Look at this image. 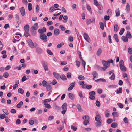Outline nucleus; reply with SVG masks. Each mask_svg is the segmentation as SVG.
<instances>
[{
  "mask_svg": "<svg viewBox=\"0 0 132 132\" xmlns=\"http://www.w3.org/2000/svg\"><path fill=\"white\" fill-rule=\"evenodd\" d=\"M102 63L103 66L102 68V69L103 70L105 71L109 66L110 64H109V63L107 62V61L104 60L102 61Z\"/></svg>",
  "mask_w": 132,
  "mask_h": 132,
  "instance_id": "f257e3e1",
  "label": "nucleus"
},
{
  "mask_svg": "<svg viewBox=\"0 0 132 132\" xmlns=\"http://www.w3.org/2000/svg\"><path fill=\"white\" fill-rule=\"evenodd\" d=\"M89 98L91 100H94L95 99V97L94 96L95 95V92L94 91H91L89 92Z\"/></svg>",
  "mask_w": 132,
  "mask_h": 132,
  "instance_id": "f03ea898",
  "label": "nucleus"
},
{
  "mask_svg": "<svg viewBox=\"0 0 132 132\" xmlns=\"http://www.w3.org/2000/svg\"><path fill=\"white\" fill-rule=\"evenodd\" d=\"M40 39L44 42H46L47 40V37L45 34H40Z\"/></svg>",
  "mask_w": 132,
  "mask_h": 132,
  "instance_id": "7ed1b4c3",
  "label": "nucleus"
},
{
  "mask_svg": "<svg viewBox=\"0 0 132 132\" xmlns=\"http://www.w3.org/2000/svg\"><path fill=\"white\" fill-rule=\"evenodd\" d=\"M42 65L45 71H48V64L45 61L42 62Z\"/></svg>",
  "mask_w": 132,
  "mask_h": 132,
  "instance_id": "20e7f679",
  "label": "nucleus"
},
{
  "mask_svg": "<svg viewBox=\"0 0 132 132\" xmlns=\"http://www.w3.org/2000/svg\"><path fill=\"white\" fill-rule=\"evenodd\" d=\"M46 29L45 27H43L42 28L39 29L38 30V32L40 34H44V33L46 32Z\"/></svg>",
  "mask_w": 132,
  "mask_h": 132,
  "instance_id": "39448f33",
  "label": "nucleus"
},
{
  "mask_svg": "<svg viewBox=\"0 0 132 132\" xmlns=\"http://www.w3.org/2000/svg\"><path fill=\"white\" fill-rule=\"evenodd\" d=\"M28 45L31 48H33L34 47V43L32 40L31 39H29L27 41Z\"/></svg>",
  "mask_w": 132,
  "mask_h": 132,
  "instance_id": "423d86ee",
  "label": "nucleus"
},
{
  "mask_svg": "<svg viewBox=\"0 0 132 132\" xmlns=\"http://www.w3.org/2000/svg\"><path fill=\"white\" fill-rule=\"evenodd\" d=\"M19 10L21 15L22 16H24L25 14V11L24 7H22L19 9Z\"/></svg>",
  "mask_w": 132,
  "mask_h": 132,
  "instance_id": "0eeeda50",
  "label": "nucleus"
},
{
  "mask_svg": "<svg viewBox=\"0 0 132 132\" xmlns=\"http://www.w3.org/2000/svg\"><path fill=\"white\" fill-rule=\"evenodd\" d=\"M75 84V82H72L69 85V87L68 89V91L72 90L74 87Z\"/></svg>",
  "mask_w": 132,
  "mask_h": 132,
  "instance_id": "6e6552de",
  "label": "nucleus"
},
{
  "mask_svg": "<svg viewBox=\"0 0 132 132\" xmlns=\"http://www.w3.org/2000/svg\"><path fill=\"white\" fill-rule=\"evenodd\" d=\"M24 29L25 32L27 34H28L29 32V26L28 24L26 25L24 27Z\"/></svg>",
  "mask_w": 132,
  "mask_h": 132,
  "instance_id": "1a4fd4ad",
  "label": "nucleus"
},
{
  "mask_svg": "<svg viewBox=\"0 0 132 132\" xmlns=\"http://www.w3.org/2000/svg\"><path fill=\"white\" fill-rule=\"evenodd\" d=\"M84 39L88 42L90 41V38L87 33H85L84 34Z\"/></svg>",
  "mask_w": 132,
  "mask_h": 132,
  "instance_id": "9d476101",
  "label": "nucleus"
},
{
  "mask_svg": "<svg viewBox=\"0 0 132 132\" xmlns=\"http://www.w3.org/2000/svg\"><path fill=\"white\" fill-rule=\"evenodd\" d=\"M54 34L55 36H58L60 34L59 30L57 28H55L54 30Z\"/></svg>",
  "mask_w": 132,
  "mask_h": 132,
  "instance_id": "9b49d317",
  "label": "nucleus"
},
{
  "mask_svg": "<svg viewBox=\"0 0 132 132\" xmlns=\"http://www.w3.org/2000/svg\"><path fill=\"white\" fill-rule=\"evenodd\" d=\"M92 75L93 77V80H94L95 78H98V74L96 71H93L92 73Z\"/></svg>",
  "mask_w": 132,
  "mask_h": 132,
  "instance_id": "f8f14e48",
  "label": "nucleus"
},
{
  "mask_svg": "<svg viewBox=\"0 0 132 132\" xmlns=\"http://www.w3.org/2000/svg\"><path fill=\"white\" fill-rule=\"evenodd\" d=\"M36 29L34 28L33 26H32L30 29V31L32 34L34 36H35L36 34L35 30Z\"/></svg>",
  "mask_w": 132,
  "mask_h": 132,
  "instance_id": "ddd939ff",
  "label": "nucleus"
},
{
  "mask_svg": "<svg viewBox=\"0 0 132 132\" xmlns=\"http://www.w3.org/2000/svg\"><path fill=\"white\" fill-rule=\"evenodd\" d=\"M42 49L39 47H37L36 49V52L38 54H40L42 52Z\"/></svg>",
  "mask_w": 132,
  "mask_h": 132,
  "instance_id": "4468645a",
  "label": "nucleus"
},
{
  "mask_svg": "<svg viewBox=\"0 0 132 132\" xmlns=\"http://www.w3.org/2000/svg\"><path fill=\"white\" fill-rule=\"evenodd\" d=\"M101 118V116L99 114L97 115L95 117V120L96 121L102 120Z\"/></svg>",
  "mask_w": 132,
  "mask_h": 132,
  "instance_id": "2eb2a0df",
  "label": "nucleus"
},
{
  "mask_svg": "<svg viewBox=\"0 0 132 132\" xmlns=\"http://www.w3.org/2000/svg\"><path fill=\"white\" fill-rule=\"evenodd\" d=\"M102 120L97 121L96 123V126L97 127H100L102 125Z\"/></svg>",
  "mask_w": 132,
  "mask_h": 132,
  "instance_id": "dca6fc26",
  "label": "nucleus"
},
{
  "mask_svg": "<svg viewBox=\"0 0 132 132\" xmlns=\"http://www.w3.org/2000/svg\"><path fill=\"white\" fill-rule=\"evenodd\" d=\"M53 75L56 79H60V75L57 73L54 72L53 73Z\"/></svg>",
  "mask_w": 132,
  "mask_h": 132,
  "instance_id": "f3484780",
  "label": "nucleus"
},
{
  "mask_svg": "<svg viewBox=\"0 0 132 132\" xmlns=\"http://www.w3.org/2000/svg\"><path fill=\"white\" fill-rule=\"evenodd\" d=\"M68 96L69 98L72 100H73L75 98L73 94L71 93H69L68 94Z\"/></svg>",
  "mask_w": 132,
  "mask_h": 132,
  "instance_id": "a211bd4d",
  "label": "nucleus"
},
{
  "mask_svg": "<svg viewBox=\"0 0 132 132\" xmlns=\"http://www.w3.org/2000/svg\"><path fill=\"white\" fill-rule=\"evenodd\" d=\"M78 110L80 112H81L83 110L82 109L81 107L79 104H77L76 105Z\"/></svg>",
  "mask_w": 132,
  "mask_h": 132,
  "instance_id": "6ab92c4d",
  "label": "nucleus"
},
{
  "mask_svg": "<svg viewBox=\"0 0 132 132\" xmlns=\"http://www.w3.org/2000/svg\"><path fill=\"white\" fill-rule=\"evenodd\" d=\"M120 68L121 70L123 72H125L126 71V68L124 65L120 66Z\"/></svg>",
  "mask_w": 132,
  "mask_h": 132,
  "instance_id": "aec40b11",
  "label": "nucleus"
},
{
  "mask_svg": "<svg viewBox=\"0 0 132 132\" xmlns=\"http://www.w3.org/2000/svg\"><path fill=\"white\" fill-rule=\"evenodd\" d=\"M126 11L127 13H128L130 11V6L129 4L127 3L126 6Z\"/></svg>",
  "mask_w": 132,
  "mask_h": 132,
  "instance_id": "412c9836",
  "label": "nucleus"
},
{
  "mask_svg": "<svg viewBox=\"0 0 132 132\" xmlns=\"http://www.w3.org/2000/svg\"><path fill=\"white\" fill-rule=\"evenodd\" d=\"M121 39L122 40L125 42H127L128 41V39L127 37L122 36L121 37Z\"/></svg>",
  "mask_w": 132,
  "mask_h": 132,
  "instance_id": "4be33fe9",
  "label": "nucleus"
},
{
  "mask_svg": "<svg viewBox=\"0 0 132 132\" xmlns=\"http://www.w3.org/2000/svg\"><path fill=\"white\" fill-rule=\"evenodd\" d=\"M18 93H20L21 94H22L24 93V91L21 88H20L18 89Z\"/></svg>",
  "mask_w": 132,
  "mask_h": 132,
  "instance_id": "5701e85b",
  "label": "nucleus"
},
{
  "mask_svg": "<svg viewBox=\"0 0 132 132\" xmlns=\"http://www.w3.org/2000/svg\"><path fill=\"white\" fill-rule=\"evenodd\" d=\"M23 104V102L22 101L20 102L19 103L16 105V107L17 108H20L21 106Z\"/></svg>",
  "mask_w": 132,
  "mask_h": 132,
  "instance_id": "b1692460",
  "label": "nucleus"
},
{
  "mask_svg": "<svg viewBox=\"0 0 132 132\" xmlns=\"http://www.w3.org/2000/svg\"><path fill=\"white\" fill-rule=\"evenodd\" d=\"M102 51L101 49L99 48L97 51L96 53V55L97 56H99L100 55Z\"/></svg>",
  "mask_w": 132,
  "mask_h": 132,
  "instance_id": "393cba45",
  "label": "nucleus"
},
{
  "mask_svg": "<svg viewBox=\"0 0 132 132\" xmlns=\"http://www.w3.org/2000/svg\"><path fill=\"white\" fill-rule=\"evenodd\" d=\"M60 77L63 80H65L67 79L65 76L64 74L62 75Z\"/></svg>",
  "mask_w": 132,
  "mask_h": 132,
  "instance_id": "a878e982",
  "label": "nucleus"
},
{
  "mask_svg": "<svg viewBox=\"0 0 132 132\" xmlns=\"http://www.w3.org/2000/svg\"><path fill=\"white\" fill-rule=\"evenodd\" d=\"M105 82L106 80L103 78H101L96 80H95L96 82H98L99 81Z\"/></svg>",
  "mask_w": 132,
  "mask_h": 132,
  "instance_id": "bb28decb",
  "label": "nucleus"
},
{
  "mask_svg": "<svg viewBox=\"0 0 132 132\" xmlns=\"http://www.w3.org/2000/svg\"><path fill=\"white\" fill-rule=\"evenodd\" d=\"M28 7L29 10V11H31L32 7V4L30 3H29L28 4Z\"/></svg>",
  "mask_w": 132,
  "mask_h": 132,
  "instance_id": "cd10ccee",
  "label": "nucleus"
},
{
  "mask_svg": "<svg viewBox=\"0 0 132 132\" xmlns=\"http://www.w3.org/2000/svg\"><path fill=\"white\" fill-rule=\"evenodd\" d=\"M126 36L129 39H130L132 38L130 32L129 31L127 32Z\"/></svg>",
  "mask_w": 132,
  "mask_h": 132,
  "instance_id": "c85d7f7f",
  "label": "nucleus"
},
{
  "mask_svg": "<svg viewBox=\"0 0 132 132\" xmlns=\"http://www.w3.org/2000/svg\"><path fill=\"white\" fill-rule=\"evenodd\" d=\"M62 109L63 110H64V109L67 110V103H64L62 105Z\"/></svg>",
  "mask_w": 132,
  "mask_h": 132,
  "instance_id": "c756f323",
  "label": "nucleus"
},
{
  "mask_svg": "<svg viewBox=\"0 0 132 132\" xmlns=\"http://www.w3.org/2000/svg\"><path fill=\"white\" fill-rule=\"evenodd\" d=\"M115 78V76L114 74L113 73L111 76L109 77V79L112 80H114Z\"/></svg>",
  "mask_w": 132,
  "mask_h": 132,
  "instance_id": "7c9ffc66",
  "label": "nucleus"
},
{
  "mask_svg": "<svg viewBox=\"0 0 132 132\" xmlns=\"http://www.w3.org/2000/svg\"><path fill=\"white\" fill-rule=\"evenodd\" d=\"M99 24L101 29L102 30H103L104 29V26L103 23L102 22H100L99 23Z\"/></svg>",
  "mask_w": 132,
  "mask_h": 132,
  "instance_id": "2f4dec72",
  "label": "nucleus"
},
{
  "mask_svg": "<svg viewBox=\"0 0 132 132\" xmlns=\"http://www.w3.org/2000/svg\"><path fill=\"white\" fill-rule=\"evenodd\" d=\"M118 36L116 34H114L113 36V38L115 39L117 42H118L119 41V39L118 38Z\"/></svg>",
  "mask_w": 132,
  "mask_h": 132,
  "instance_id": "473e14b6",
  "label": "nucleus"
},
{
  "mask_svg": "<svg viewBox=\"0 0 132 132\" xmlns=\"http://www.w3.org/2000/svg\"><path fill=\"white\" fill-rule=\"evenodd\" d=\"M117 123L116 122L112 123L111 125V127L113 128H116L117 127Z\"/></svg>",
  "mask_w": 132,
  "mask_h": 132,
  "instance_id": "72a5a7b5",
  "label": "nucleus"
},
{
  "mask_svg": "<svg viewBox=\"0 0 132 132\" xmlns=\"http://www.w3.org/2000/svg\"><path fill=\"white\" fill-rule=\"evenodd\" d=\"M119 29L118 26L117 25H115L114 26V31L116 32H117Z\"/></svg>",
  "mask_w": 132,
  "mask_h": 132,
  "instance_id": "f704fd0d",
  "label": "nucleus"
},
{
  "mask_svg": "<svg viewBox=\"0 0 132 132\" xmlns=\"http://www.w3.org/2000/svg\"><path fill=\"white\" fill-rule=\"evenodd\" d=\"M113 121V120L111 119H108L106 121V122L107 123L109 124L111 123Z\"/></svg>",
  "mask_w": 132,
  "mask_h": 132,
  "instance_id": "c9c22d12",
  "label": "nucleus"
},
{
  "mask_svg": "<svg viewBox=\"0 0 132 132\" xmlns=\"http://www.w3.org/2000/svg\"><path fill=\"white\" fill-rule=\"evenodd\" d=\"M33 27L34 28L37 30L39 28L38 23H35Z\"/></svg>",
  "mask_w": 132,
  "mask_h": 132,
  "instance_id": "e433bc0d",
  "label": "nucleus"
},
{
  "mask_svg": "<svg viewBox=\"0 0 132 132\" xmlns=\"http://www.w3.org/2000/svg\"><path fill=\"white\" fill-rule=\"evenodd\" d=\"M116 16H119L120 15L119 10L118 8L116 10Z\"/></svg>",
  "mask_w": 132,
  "mask_h": 132,
  "instance_id": "4c0bfd02",
  "label": "nucleus"
},
{
  "mask_svg": "<svg viewBox=\"0 0 132 132\" xmlns=\"http://www.w3.org/2000/svg\"><path fill=\"white\" fill-rule=\"evenodd\" d=\"M68 19V16H64L63 17V22L64 23H66Z\"/></svg>",
  "mask_w": 132,
  "mask_h": 132,
  "instance_id": "58836bf2",
  "label": "nucleus"
},
{
  "mask_svg": "<svg viewBox=\"0 0 132 132\" xmlns=\"http://www.w3.org/2000/svg\"><path fill=\"white\" fill-rule=\"evenodd\" d=\"M3 76L4 78H7L9 76V74L7 72H6L3 73Z\"/></svg>",
  "mask_w": 132,
  "mask_h": 132,
  "instance_id": "ea45409f",
  "label": "nucleus"
},
{
  "mask_svg": "<svg viewBox=\"0 0 132 132\" xmlns=\"http://www.w3.org/2000/svg\"><path fill=\"white\" fill-rule=\"evenodd\" d=\"M92 22V20L91 19H88L86 21V23L88 25L90 24Z\"/></svg>",
  "mask_w": 132,
  "mask_h": 132,
  "instance_id": "a19ab883",
  "label": "nucleus"
},
{
  "mask_svg": "<svg viewBox=\"0 0 132 132\" xmlns=\"http://www.w3.org/2000/svg\"><path fill=\"white\" fill-rule=\"evenodd\" d=\"M124 30L125 29L124 28H121L119 33V34L121 35H122L124 31Z\"/></svg>",
  "mask_w": 132,
  "mask_h": 132,
  "instance_id": "79ce46f5",
  "label": "nucleus"
},
{
  "mask_svg": "<svg viewBox=\"0 0 132 132\" xmlns=\"http://www.w3.org/2000/svg\"><path fill=\"white\" fill-rule=\"evenodd\" d=\"M78 95L80 98H84V97L83 95L82 92L81 91L79 92L78 93Z\"/></svg>",
  "mask_w": 132,
  "mask_h": 132,
  "instance_id": "37998d69",
  "label": "nucleus"
},
{
  "mask_svg": "<svg viewBox=\"0 0 132 132\" xmlns=\"http://www.w3.org/2000/svg\"><path fill=\"white\" fill-rule=\"evenodd\" d=\"M117 105L119 106L120 108H122L123 107V105L121 103H117Z\"/></svg>",
  "mask_w": 132,
  "mask_h": 132,
  "instance_id": "c03bdc74",
  "label": "nucleus"
},
{
  "mask_svg": "<svg viewBox=\"0 0 132 132\" xmlns=\"http://www.w3.org/2000/svg\"><path fill=\"white\" fill-rule=\"evenodd\" d=\"M64 44V43L62 42L60 44H58L57 46V47L58 48H59L61 47L62 45H63Z\"/></svg>",
  "mask_w": 132,
  "mask_h": 132,
  "instance_id": "a18cd8bd",
  "label": "nucleus"
},
{
  "mask_svg": "<svg viewBox=\"0 0 132 132\" xmlns=\"http://www.w3.org/2000/svg\"><path fill=\"white\" fill-rule=\"evenodd\" d=\"M3 111L5 113L6 115H8L9 114L7 110L6 109H3Z\"/></svg>",
  "mask_w": 132,
  "mask_h": 132,
  "instance_id": "49530a36",
  "label": "nucleus"
},
{
  "mask_svg": "<svg viewBox=\"0 0 132 132\" xmlns=\"http://www.w3.org/2000/svg\"><path fill=\"white\" fill-rule=\"evenodd\" d=\"M112 115L114 117H118V113L116 112H113L112 113Z\"/></svg>",
  "mask_w": 132,
  "mask_h": 132,
  "instance_id": "de8ad7c7",
  "label": "nucleus"
},
{
  "mask_svg": "<svg viewBox=\"0 0 132 132\" xmlns=\"http://www.w3.org/2000/svg\"><path fill=\"white\" fill-rule=\"evenodd\" d=\"M43 85L44 87H45L46 85L47 86V82L45 80H43L42 81Z\"/></svg>",
  "mask_w": 132,
  "mask_h": 132,
  "instance_id": "09e8293b",
  "label": "nucleus"
},
{
  "mask_svg": "<svg viewBox=\"0 0 132 132\" xmlns=\"http://www.w3.org/2000/svg\"><path fill=\"white\" fill-rule=\"evenodd\" d=\"M122 89L121 88H120L118 90H117L116 91L117 94H120L121 93H122Z\"/></svg>",
  "mask_w": 132,
  "mask_h": 132,
  "instance_id": "8fccbe9b",
  "label": "nucleus"
},
{
  "mask_svg": "<svg viewBox=\"0 0 132 132\" xmlns=\"http://www.w3.org/2000/svg\"><path fill=\"white\" fill-rule=\"evenodd\" d=\"M59 28L62 31H64L66 29L62 25H61L60 26Z\"/></svg>",
  "mask_w": 132,
  "mask_h": 132,
  "instance_id": "3c124183",
  "label": "nucleus"
},
{
  "mask_svg": "<svg viewBox=\"0 0 132 132\" xmlns=\"http://www.w3.org/2000/svg\"><path fill=\"white\" fill-rule=\"evenodd\" d=\"M71 73L70 72H68L67 75V78L68 79H70L71 78Z\"/></svg>",
  "mask_w": 132,
  "mask_h": 132,
  "instance_id": "603ef678",
  "label": "nucleus"
},
{
  "mask_svg": "<svg viewBox=\"0 0 132 132\" xmlns=\"http://www.w3.org/2000/svg\"><path fill=\"white\" fill-rule=\"evenodd\" d=\"M78 79L80 80H83L85 79V78L82 75H80L78 77Z\"/></svg>",
  "mask_w": 132,
  "mask_h": 132,
  "instance_id": "864d4df0",
  "label": "nucleus"
},
{
  "mask_svg": "<svg viewBox=\"0 0 132 132\" xmlns=\"http://www.w3.org/2000/svg\"><path fill=\"white\" fill-rule=\"evenodd\" d=\"M47 53L49 55H53V53L51 51V50L49 49H47Z\"/></svg>",
  "mask_w": 132,
  "mask_h": 132,
  "instance_id": "5fc2aeb1",
  "label": "nucleus"
},
{
  "mask_svg": "<svg viewBox=\"0 0 132 132\" xmlns=\"http://www.w3.org/2000/svg\"><path fill=\"white\" fill-rule=\"evenodd\" d=\"M103 7L102 6H101V7H100V9H99L98 10V12L100 14H102L103 13V11L102 10Z\"/></svg>",
  "mask_w": 132,
  "mask_h": 132,
  "instance_id": "6e6d98bb",
  "label": "nucleus"
},
{
  "mask_svg": "<svg viewBox=\"0 0 132 132\" xmlns=\"http://www.w3.org/2000/svg\"><path fill=\"white\" fill-rule=\"evenodd\" d=\"M46 89L48 91H50L52 89V87L50 85H47L46 87Z\"/></svg>",
  "mask_w": 132,
  "mask_h": 132,
  "instance_id": "4d7b16f0",
  "label": "nucleus"
},
{
  "mask_svg": "<svg viewBox=\"0 0 132 132\" xmlns=\"http://www.w3.org/2000/svg\"><path fill=\"white\" fill-rule=\"evenodd\" d=\"M89 123V121L88 120H85L83 122V124L85 125H87Z\"/></svg>",
  "mask_w": 132,
  "mask_h": 132,
  "instance_id": "13d9d810",
  "label": "nucleus"
},
{
  "mask_svg": "<svg viewBox=\"0 0 132 132\" xmlns=\"http://www.w3.org/2000/svg\"><path fill=\"white\" fill-rule=\"evenodd\" d=\"M96 104L97 106L99 107L100 105V102L98 100H97L96 102Z\"/></svg>",
  "mask_w": 132,
  "mask_h": 132,
  "instance_id": "bf43d9fd",
  "label": "nucleus"
},
{
  "mask_svg": "<svg viewBox=\"0 0 132 132\" xmlns=\"http://www.w3.org/2000/svg\"><path fill=\"white\" fill-rule=\"evenodd\" d=\"M45 105V107L47 108L50 109L51 108V106L49 104L47 103H45L44 104Z\"/></svg>",
  "mask_w": 132,
  "mask_h": 132,
  "instance_id": "052dcab7",
  "label": "nucleus"
},
{
  "mask_svg": "<svg viewBox=\"0 0 132 132\" xmlns=\"http://www.w3.org/2000/svg\"><path fill=\"white\" fill-rule=\"evenodd\" d=\"M6 117V116L5 114H0V118L1 119H4Z\"/></svg>",
  "mask_w": 132,
  "mask_h": 132,
  "instance_id": "680f3d73",
  "label": "nucleus"
},
{
  "mask_svg": "<svg viewBox=\"0 0 132 132\" xmlns=\"http://www.w3.org/2000/svg\"><path fill=\"white\" fill-rule=\"evenodd\" d=\"M124 64V63L123 60H120L119 62V66L123 65Z\"/></svg>",
  "mask_w": 132,
  "mask_h": 132,
  "instance_id": "e2e57ef3",
  "label": "nucleus"
},
{
  "mask_svg": "<svg viewBox=\"0 0 132 132\" xmlns=\"http://www.w3.org/2000/svg\"><path fill=\"white\" fill-rule=\"evenodd\" d=\"M10 112L12 113L15 114L16 113V111L15 109H12L11 110Z\"/></svg>",
  "mask_w": 132,
  "mask_h": 132,
  "instance_id": "0e129e2a",
  "label": "nucleus"
},
{
  "mask_svg": "<svg viewBox=\"0 0 132 132\" xmlns=\"http://www.w3.org/2000/svg\"><path fill=\"white\" fill-rule=\"evenodd\" d=\"M51 100V99H45L44 102V104H45V103H47V102H49Z\"/></svg>",
  "mask_w": 132,
  "mask_h": 132,
  "instance_id": "69168bd1",
  "label": "nucleus"
},
{
  "mask_svg": "<svg viewBox=\"0 0 132 132\" xmlns=\"http://www.w3.org/2000/svg\"><path fill=\"white\" fill-rule=\"evenodd\" d=\"M128 51L129 54H132V48L129 47L128 48Z\"/></svg>",
  "mask_w": 132,
  "mask_h": 132,
  "instance_id": "338daca9",
  "label": "nucleus"
},
{
  "mask_svg": "<svg viewBox=\"0 0 132 132\" xmlns=\"http://www.w3.org/2000/svg\"><path fill=\"white\" fill-rule=\"evenodd\" d=\"M29 124L31 125H33L34 123V121L32 120H30L29 121Z\"/></svg>",
  "mask_w": 132,
  "mask_h": 132,
  "instance_id": "774afa93",
  "label": "nucleus"
}]
</instances>
